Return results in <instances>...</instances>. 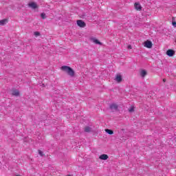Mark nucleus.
I'll list each match as a JSON object with an SVG mask.
<instances>
[{"mask_svg":"<svg viewBox=\"0 0 176 176\" xmlns=\"http://www.w3.org/2000/svg\"><path fill=\"white\" fill-rule=\"evenodd\" d=\"M62 71H64V72H67L69 76H71L72 78H74L75 76V71L72 68L68 66H62L60 67Z\"/></svg>","mask_w":176,"mask_h":176,"instance_id":"nucleus-1","label":"nucleus"},{"mask_svg":"<svg viewBox=\"0 0 176 176\" xmlns=\"http://www.w3.org/2000/svg\"><path fill=\"white\" fill-rule=\"evenodd\" d=\"M109 108L112 111V112H115V111L118 110V109L119 108V106L116 103H113L110 104Z\"/></svg>","mask_w":176,"mask_h":176,"instance_id":"nucleus-2","label":"nucleus"},{"mask_svg":"<svg viewBox=\"0 0 176 176\" xmlns=\"http://www.w3.org/2000/svg\"><path fill=\"white\" fill-rule=\"evenodd\" d=\"M77 25H78V27H80L81 28H85V27H86V23L82 20H78Z\"/></svg>","mask_w":176,"mask_h":176,"instance_id":"nucleus-3","label":"nucleus"},{"mask_svg":"<svg viewBox=\"0 0 176 176\" xmlns=\"http://www.w3.org/2000/svg\"><path fill=\"white\" fill-rule=\"evenodd\" d=\"M152 41H146L144 42V47H147L148 49H152Z\"/></svg>","mask_w":176,"mask_h":176,"instance_id":"nucleus-4","label":"nucleus"},{"mask_svg":"<svg viewBox=\"0 0 176 176\" xmlns=\"http://www.w3.org/2000/svg\"><path fill=\"white\" fill-rule=\"evenodd\" d=\"M166 54H167V56H168V57H173V56H174V54H175V52L173 50H168L166 51Z\"/></svg>","mask_w":176,"mask_h":176,"instance_id":"nucleus-5","label":"nucleus"},{"mask_svg":"<svg viewBox=\"0 0 176 176\" xmlns=\"http://www.w3.org/2000/svg\"><path fill=\"white\" fill-rule=\"evenodd\" d=\"M91 41L94 42L96 45H100V46L102 45V43L100 42L97 38H91Z\"/></svg>","mask_w":176,"mask_h":176,"instance_id":"nucleus-6","label":"nucleus"},{"mask_svg":"<svg viewBox=\"0 0 176 176\" xmlns=\"http://www.w3.org/2000/svg\"><path fill=\"white\" fill-rule=\"evenodd\" d=\"M108 155L107 154H102L101 155H100L99 159H100V160H107L108 159Z\"/></svg>","mask_w":176,"mask_h":176,"instance_id":"nucleus-7","label":"nucleus"},{"mask_svg":"<svg viewBox=\"0 0 176 176\" xmlns=\"http://www.w3.org/2000/svg\"><path fill=\"white\" fill-rule=\"evenodd\" d=\"M134 6L136 10H141V9H142L140 3H135Z\"/></svg>","mask_w":176,"mask_h":176,"instance_id":"nucleus-8","label":"nucleus"},{"mask_svg":"<svg viewBox=\"0 0 176 176\" xmlns=\"http://www.w3.org/2000/svg\"><path fill=\"white\" fill-rule=\"evenodd\" d=\"M116 80L118 82V83H120V82L122 80V76L118 74L116 77Z\"/></svg>","mask_w":176,"mask_h":176,"instance_id":"nucleus-9","label":"nucleus"},{"mask_svg":"<svg viewBox=\"0 0 176 176\" xmlns=\"http://www.w3.org/2000/svg\"><path fill=\"white\" fill-rule=\"evenodd\" d=\"M29 6L30 8H32V9H36L37 8L36 3H35L34 2L30 3Z\"/></svg>","mask_w":176,"mask_h":176,"instance_id":"nucleus-10","label":"nucleus"},{"mask_svg":"<svg viewBox=\"0 0 176 176\" xmlns=\"http://www.w3.org/2000/svg\"><path fill=\"white\" fill-rule=\"evenodd\" d=\"M12 96H15L17 97L18 96H20V92H19V90L15 89L12 91Z\"/></svg>","mask_w":176,"mask_h":176,"instance_id":"nucleus-11","label":"nucleus"},{"mask_svg":"<svg viewBox=\"0 0 176 176\" xmlns=\"http://www.w3.org/2000/svg\"><path fill=\"white\" fill-rule=\"evenodd\" d=\"M8 23V19H2L0 21V25H5Z\"/></svg>","mask_w":176,"mask_h":176,"instance_id":"nucleus-12","label":"nucleus"},{"mask_svg":"<svg viewBox=\"0 0 176 176\" xmlns=\"http://www.w3.org/2000/svg\"><path fill=\"white\" fill-rule=\"evenodd\" d=\"M84 131L85 133H90V131H91V128L90 126H85Z\"/></svg>","mask_w":176,"mask_h":176,"instance_id":"nucleus-13","label":"nucleus"},{"mask_svg":"<svg viewBox=\"0 0 176 176\" xmlns=\"http://www.w3.org/2000/svg\"><path fill=\"white\" fill-rule=\"evenodd\" d=\"M146 71L145 70H142L140 72V75L142 78H145V76H146Z\"/></svg>","mask_w":176,"mask_h":176,"instance_id":"nucleus-14","label":"nucleus"},{"mask_svg":"<svg viewBox=\"0 0 176 176\" xmlns=\"http://www.w3.org/2000/svg\"><path fill=\"white\" fill-rule=\"evenodd\" d=\"M106 133H107V134H110V135H112V134H113V131L111 130V129H105Z\"/></svg>","mask_w":176,"mask_h":176,"instance_id":"nucleus-15","label":"nucleus"},{"mask_svg":"<svg viewBox=\"0 0 176 176\" xmlns=\"http://www.w3.org/2000/svg\"><path fill=\"white\" fill-rule=\"evenodd\" d=\"M34 35L36 36V37H38L41 35V33L39 32H34Z\"/></svg>","mask_w":176,"mask_h":176,"instance_id":"nucleus-16","label":"nucleus"},{"mask_svg":"<svg viewBox=\"0 0 176 176\" xmlns=\"http://www.w3.org/2000/svg\"><path fill=\"white\" fill-rule=\"evenodd\" d=\"M41 16L42 19H46V14L43 12V13H41Z\"/></svg>","mask_w":176,"mask_h":176,"instance_id":"nucleus-17","label":"nucleus"},{"mask_svg":"<svg viewBox=\"0 0 176 176\" xmlns=\"http://www.w3.org/2000/svg\"><path fill=\"white\" fill-rule=\"evenodd\" d=\"M129 112H134V107H131L129 109Z\"/></svg>","mask_w":176,"mask_h":176,"instance_id":"nucleus-18","label":"nucleus"},{"mask_svg":"<svg viewBox=\"0 0 176 176\" xmlns=\"http://www.w3.org/2000/svg\"><path fill=\"white\" fill-rule=\"evenodd\" d=\"M38 155H40V156H43V152H42L41 150H38Z\"/></svg>","mask_w":176,"mask_h":176,"instance_id":"nucleus-19","label":"nucleus"},{"mask_svg":"<svg viewBox=\"0 0 176 176\" xmlns=\"http://www.w3.org/2000/svg\"><path fill=\"white\" fill-rule=\"evenodd\" d=\"M172 24H173V27L176 28V22L175 21H173Z\"/></svg>","mask_w":176,"mask_h":176,"instance_id":"nucleus-20","label":"nucleus"},{"mask_svg":"<svg viewBox=\"0 0 176 176\" xmlns=\"http://www.w3.org/2000/svg\"><path fill=\"white\" fill-rule=\"evenodd\" d=\"M128 49H131V45H129Z\"/></svg>","mask_w":176,"mask_h":176,"instance_id":"nucleus-21","label":"nucleus"},{"mask_svg":"<svg viewBox=\"0 0 176 176\" xmlns=\"http://www.w3.org/2000/svg\"><path fill=\"white\" fill-rule=\"evenodd\" d=\"M163 82H166V79H164V80H163Z\"/></svg>","mask_w":176,"mask_h":176,"instance_id":"nucleus-22","label":"nucleus"}]
</instances>
